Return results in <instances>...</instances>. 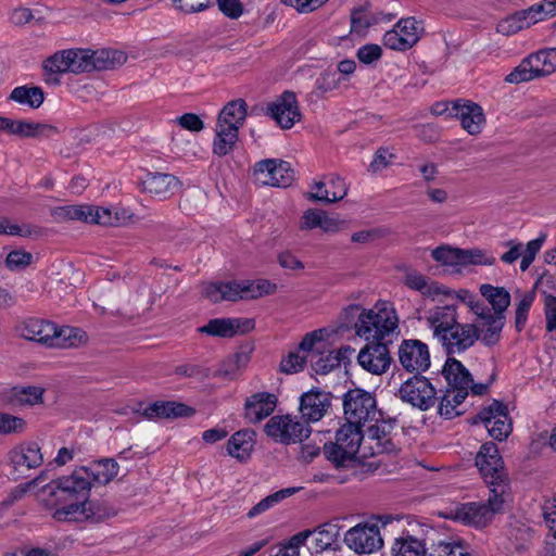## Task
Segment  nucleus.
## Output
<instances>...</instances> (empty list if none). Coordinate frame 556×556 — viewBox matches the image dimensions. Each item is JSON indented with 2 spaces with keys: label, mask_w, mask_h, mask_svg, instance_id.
I'll return each mask as SVG.
<instances>
[{
  "label": "nucleus",
  "mask_w": 556,
  "mask_h": 556,
  "mask_svg": "<svg viewBox=\"0 0 556 556\" xmlns=\"http://www.w3.org/2000/svg\"><path fill=\"white\" fill-rule=\"evenodd\" d=\"M118 473V464L104 458L88 467L75 469L72 475L52 480L40 489L37 496L48 507L54 508L58 521H83L96 518L89 492L93 483L106 484Z\"/></svg>",
  "instance_id": "nucleus-1"
},
{
  "label": "nucleus",
  "mask_w": 556,
  "mask_h": 556,
  "mask_svg": "<svg viewBox=\"0 0 556 556\" xmlns=\"http://www.w3.org/2000/svg\"><path fill=\"white\" fill-rule=\"evenodd\" d=\"M342 316H357L355 333L366 341L382 342L395 333L399 327L395 308L386 301H379L370 308H362L357 304L349 305L342 311Z\"/></svg>",
  "instance_id": "nucleus-2"
},
{
  "label": "nucleus",
  "mask_w": 556,
  "mask_h": 556,
  "mask_svg": "<svg viewBox=\"0 0 556 556\" xmlns=\"http://www.w3.org/2000/svg\"><path fill=\"white\" fill-rule=\"evenodd\" d=\"M22 338L43 344L48 348L70 349L85 344L86 332L74 327H58L53 323L31 318L18 327Z\"/></svg>",
  "instance_id": "nucleus-3"
},
{
  "label": "nucleus",
  "mask_w": 556,
  "mask_h": 556,
  "mask_svg": "<svg viewBox=\"0 0 556 556\" xmlns=\"http://www.w3.org/2000/svg\"><path fill=\"white\" fill-rule=\"evenodd\" d=\"M510 497L509 484L500 483L495 489H490L488 503H464L457 505L451 514L455 520L464 525L484 528L492 521L495 514L503 510Z\"/></svg>",
  "instance_id": "nucleus-4"
},
{
  "label": "nucleus",
  "mask_w": 556,
  "mask_h": 556,
  "mask_svg": "<svg viewBox=\"0 0 556 556\" xmlns=\"http://www.w3.org/2000/svg\"><path fill=\"white\" fill-rule=\"evenodd\" d=\"M277 286L269 280L207 282L203 285L202 293L211 302L238 301L257 299L276 292Z\"/></svg>",
  "instance_id": "nucleus-5"
},
{
  "label": "nucleus",
  "mask_w": 556,
  "mask_h": 556,
  "mask_svg": "<svg viewBox=\"0 0 556 556\" xmlns=\"http://www.w3.org/2000/svg\"><path fill=\"white\" fill-rule=\"evenodd\" d=\"M362 427L345 422L336 433V442L324 445V453L337 467H346L357 455L364 458Z\"/></svg>",
  "instance_id": "nucleus-6"
},
{
  "label": "nucleus",
  "mask_w": 556,
  "mask_h": 556,
  "mask_svg": "<svg viewBox=\"0 0 556 556\" xmlns=\"http://www.w3.org/2000/svg\"><path fill=\"white\" fill-rule=\"evenodd\" d=\"M264 430L268 437L283 444L302 442L311 434V428L307 424L290 415L271 417L265 425Z\"/></svg>",
  "instance_id": "nucleus-7"
},
{
  "label": "nucleus",
  "mask_w": 556,
  "mask_h": 556,
  "mask_svg": "<svg viewBox=\"0 0 556 556\" xmlns=\"http://www.w3.org/2000/svg\"><path fill=\"white\" fill-rule=\"evenodd\" d=\"M343 407L346 422L359 427L374 420L377 415L375 397L361 389L350 390L344 395Z\"/></svg>",
  "instance_id": "nucleus-8"
},
{
  "label": "nucleus",
  "mask_w": 556,
  "mask_h": 556,
  "mask_svg": "<svg viewBox=\"0 0 556 556\" xmlns=\"http://www.w3.org/2000/svg\"><path fill=\"white\" fill-rule=\"evenodd\" d=\"M343 541L356 554H371L383 546L380 528L376 521L354 526L345 532Z\"/></svg>",
  "instance_id": "nucleus-9"
},
{
  "label": "nucleus",
  "mask_w": 556,
  "mask_h": 556,
  "mask_svg": "<svg viewBox=\"0 0 556 556\" xmlns=\"http://www.w3.org/2000/svg\"><path fill=\"white\" fill-rule=\"evenodd\" d=\"M469 308L476 316L472 325L477 326L479 339L485 345L496 344L505 325V316L491 314V308L481 301H470Z\"/></svg>",
  "instance_id": "nucleus-10"
},
{
  "label": "nucleus",
  "mask_w": 556,
  "mask_h": 556,
  "mask_svg": "<svg viewBox=\"0 0 556 556\" xmlns=\"http://www.w3.org/2000/svg\"><path fill=\"white\" fill-rule=\"evenodd\" d=\"M476 466L490 489H495L500 483H508L502 456L494 443L481 445L476 456Z\"/></svg>",
  "instance_id": "nucleus-11"
},
{
  "label": "nucleus",
  "mask_w": 556,
  "mask_h": 556,
  "mask_svg": "<svg viewBox=\"0 0 556 556\" xmlns=\"http://www.w3.org/2000/svg\"><path fill=\"white\" fill-rule=\"evenodd\" d=\"M435 394L434 387L426 377L420 375H415L405 380L397 391V395L403 402L421 410H427L434 404Z\"/></svg>",
  "instance_id": "nucleus-12"
},
{
  "label": "nucleus",
  "mask_w": 556,
  "mask_h": 556,
  "mask_svg": "<svg viewBox=\"0 0 556 556\" xmlns=\"http://www.w3.org/2000/svg\"><path fill=\"white\" fill-rule=\"evenodd\" d=\"M397 359L407 372L420 375L431 365L429 348L417 339L403 340L397 349Z\"/></svg>",
  "instance_id": "nucleus-13"
},
{
  "label": "nucleus",
  "mask_w": 556,
  "mask_h": 556,
  "mask_svg": "<svg viewBox=\"0 0 556 556\" xmlns=\"http://www.w3.org/2000/svg\"><path fill=\"white\" fill-rule=\"evenodd\" d=\"M424 28L414 17L401 18L382 38L383 45L395 51H406L420 39Z\"/></svg>",
  "instance_id": "nucleus-14"
},
{
  "label": "nucleus",
  "mask_w": 556,
  "mask_h": 556,
  "mask_svg": "<svg viewBox=\"0 0 556 556\" xmlns=\"http://www.w3.org/2000/svg\"><path fill=\"white\" fill-rule=\"evenodd\" d=\"M478 422H481L489 434L498 441L506 439L511 431V422L508 417L507 407L497 401L484 407L477 415L472 424L476 425Z\"/></svg>",
  "instance_id": "nucleus-15"
},
{
  "label": "nucleus",
  "mask_w": 556,
  "mask_h": 556,
  "mask_svg": "<svg viewBox=\"0 0 556 556\" xmlns=\"http://www.w3.org/2000/svg\"><path fill=\"white\" fill-rule=\"evenodd\" d=\"M254 175L262 185L288 187L293 181L294 170L288 162L269 159L256 163Z\"/></svg>",
  "instance_id": "nucleus-16"
},
{
  "label": "nucleus",
  "mask_w": 556,
  "mask_h": 556,
  "mask_svg": "<svg viewBox=\"0 0 556 556\" xmlns=\"http://www.w3.org/2000/svg\"><path fill=\"white\" fill-rule=\"evenodd\" d=\"M266 113L282 129H290L301 119V112L296 97L291 91H285L274 101L267 104Z\"/></svg>",
  "instance_id": "nucleus-17"
},
{
  "label": "nucleus",
  "mask_w": 556,
  "mask_h": 556,
  "mask_svg": "<svg viewBox=\"0 0 556 556\" xmlns=\"http://www.w3.org/2000/svg\"><path fill=\"white\" fill-rule=\"evenodd\" d=\"M392 425L377 421L368 427L364 434V458L376 454L393 453L396 450L392 438Z\"/></svg>",
  "instance_id": "nucleus-18"
},
{
  "label": "nucleus",
  "mask_w": 556,
  "mask_h": 556,
  "mask_svg": "<svg viewBox=\"0 0 556 556\" xmlns=\"http://www.w3.org/2000/svg\"><path fill=\"white\" fill-rule=\"evenodd\" d=\"M427 326L432 330L433 338L438 341L446 338V332L457 321L456 306L453 304L434 305L425 312Z\"/></svg>",
  "instance_id": "nucleus-19"
},
{
  "label": "nucleus",
  "mask_w": 556,
  "mask_h": 556,
  "mask_svg": "<svg viewBox=\"0 0 556 556\" xmlns=\"http://www.w3.org/2000/svg\"><path fill=\"white\" fill-rule=\"evenodd\" d=\"M358 364L362 368L374 375L387 371L391 364V356L387 343L372 342L366 344L358 353Z\"/></svg>",
  "instance_id": "nucleus-20"
},
{
  "label": "nucleus",
  "mask_w": 556,
  "mask_h": 556,
  "mask_svg": "<svg viewBox=\"0 0 556 556\" xmlns=\"http://www.w3.org/2000/svg\"><path fill=\"white\" fill-rule=\"evenodd\" d=\"M331 405V396L329 393L318 389L309 390L300 397V413L302 419L308 422L319 421L327 413Z\"/></svg>",
  "instance_id": "nucleus-21"
},
{
  "label": "nucleus",
  "mask_w": 556,
  "mask_h": 556,
  "mask_svg": "<svg viewBox=\"0 0 556 556\" xmlns=\"http://www.w3.org/2000/svg\"><path fill=\"white\" fill-rule=\"evenodd\" d=\"M479 340L477 326L471 324H460L458 320L451 330L446 332V338L440 339L439 342L447 351V353H460L469 349Z\"/></svg>",
  "instance_id": "nucleus-22"
},
{
  "label": "nucleus",
  "mask_w": 556,
  "mask_h": 556,
  "mask_svg": "<svg viewBox=\"0 0 556 556\" xmlns=\"http://www.w3.org/2000/svg\"><path fill=\"white\" fill-rule=\"evenodd\" d=\"M253 328V321L243 318H214L198 330L201 333L218 337L232 338L238 333H244Z\"/></svg>",
  "instance_id": "nucleus-23"
},
{
  "label": "nucleus",
  "mask_w": 556,
  "mask_h": 556,
  "mask_svg": "<svg viewBox=\"0 0 556 556\" xmlns=\"http://www.w3.org/2000/svg\"><path fill=\"white\" fill-rule=\"evenodd\" d=\"M452 112L469 135L475 136L481 132L485 124V116L480 105L470 101H456L452 103Z\"/></svg>",
  "instance_id": "nucleus-24"
},
{
  "label": "nucleus",
  "mask_w": 556,
  "mask_h": 556,
  "mask_svg": "<svg viewBox=\"0 0 556 556\" xmlns=\"http://www.w3.org/2000/svg\"><path fill=\"white\" fill-rule=\"evenodd\" d=\"M277 402V396L273 393H254L245 400L244 416L250 422H260L275 410Z\"/></svg>",
  "instance_id": "nucleus-25"
},
{
  "label": "nucleus",
  "mask_w": 556,
  "mask_h": 556,
  "mask_svg": "<svg viewBox=\"0 0 556 556\" xmlns=\"http://www.w3.org/2000/svg\"><path fill=\"white\" fill-rule=\"evenodd\" d=\"M308 532L307 539L313 538L312 543L316 553L324 551H337L340 547V526L336 522H325L314 530H304Z\"/></svg>",
  "instance_id": "nucleus-26"
},
{
  "label": "nucleus",
  "mask_w": 556,
  "mask_h": 556,
  "mask_svg": "<svg viewBox=\"0 0 556 556\" xmlns=\"http://www.w3.org/2000/svg\"><path fill=\"white\" fill-rule=\"evenodd\" d=\"M9 459L16 471L23 472L39 467L43 462V456L37 444H21L14 447Z\"/></svg>",
  "instance_id": "nucleus-27"
},
{
  "label": "nucleus",
  "mask_w": 556,
  "mask_h": 556,
  "mask_svg": "<svg viewBox=\"0 0 556 556\" xmlns=\"http://www.w3.org/2000/svg\"><path fill=\"white\" fill-rule=\"evenodd\" d=\"M93 224L108 227H123L136 222L135 214L124 206H96Z\"/></svg>",
  "instance_id": "nucleus-28"
},
{
  "label": "nucleus",
  "mask_w": 556,
  "mask_h": 556,
  "mask_svg": "<svg viewBox=\"0 0 556 556\" xmlns=\"http://www.w3.org/2000/svg\"><path fill=\"white\" fill-rule=\"evenodd\" d=\"M179 180L169 174H148L143 180V190L160 200L167 199L179 188Z\"/></svg>",
  "instance_id": "nucleus-29"
},
{
  "label": "nucleus",
  "mask_w": 556,
  "mask_h": 556,
  "mask_svg": "<svg viewBox=\"0 0 556 556\" xmlns=\"http://www.w3.org/2000/svg\"><path fill=\"white\" fill-rule=\"evenodd\" d=\"M540 21L541 16H536L533 8L531 7L528 10L516 12L501 20L497 24L496 30L504 36H511Z\"/></svg>",
  "instance_id": "nucleus-30"
},
{
  "label": "nucleus",
  "mask_w": 556,
  "mask_h": 556,
  "mask_svg": "<svg viewBox=\"0 0 556 556\" xmlns=\"http://www.w3.org/2000/svg\"><path fill=\"white\" fill-rule=\"evenodd\" d=\"M96 206L81 204V205H64L56 206L50 211L54 222L63 223L70 220H79L93 224Z\"/></svg>",
  "instance_id": "nucleus-31"
},
{
  "label": "nucleus",
  "mask_w": 556,
  "mask_h": 556,
  "mask_svg": "<svg viewBox=\"0 0 556 556\" xmlns=\"http://www.w3.org/2000/svg\"><path fill=\"white\" fill-rule=\"evenodd\" d=\"M443 375L447 384L452 389L467 391L471 387L472 378L465 366L456 358L448 357L444 367Z\"/></svg>",
  "instance_id": "nucleus-32"
},
{
  "label": "nucleus",
  "mask_w": 556,
  "mask_h": 556,
  "mask_svg": "<svg viewBox=\"0 0 556 556\" xmlns=\"http://www.w3.org/2000/svg\"><path fill=\"white\" fill-rule=\"evenodd\" d=\"M329 184L334 186V190L330 191L327 184L317 181L313 185V191L309 193V199L314 201H323L326 203L337 202L342 200L348 192L346 185L341 177L332 176Z\"/></svg>",
  "instance_id": "nucleus-33"
},
{
  "label": "nucleus",
  "mask_w": 556,
  "mask_h": 556,
  "mask_svg": "<svg viewBox=\"0 0 556 556\" xmlns=\"http://www.w3.org/2000/svg\"><path fill=\"white\" fill-rule=\"evenodd\" d=\"M247 118V103L242 99L228 102L220 111L217 123L239 131Z\"/></svg>",
  "instance_id": "nucleus-34"
},
{
  "label": "nucleus",
  "mask_w": 556,
  "mask_h": 556,
  "mask_svg": "<svg viewBox=\"0 0 556 556\" xmlns=\"http://www.w3.org/2000/svg\"><path fill=\"white\" fill-rule=\"evenodd\" d=\"M253 444L254 432L251 430H240L228 440L226 450L231 457L244 462L250 457Z\"/></svg>",
  "instance_id": "nucleus-35"
},
{
  "label": "nucleus",
  "mask_w": 556,
  "mask_h": 556,
  "mask_svg": "<svg viewBox=\"0 0 556 556\" xmlns=\"http://www.w3.org/2000/svg\"><path fill=\"white\" fill-rule=\"evenodd\" d=\"M431 256L451 273H462L465 268L464 249L440 245L432 250Z\"/></svg>",
  "instance_id": "nucleus-36"
},
{
  "label": "nucleus",
  "mask_w": 556,
  "mask_h": 556,
  "mask_svg": "<svg viewBox=\"0 0 556 556\" xmlns=\"http://www.w3.org/2000/svg\"><path fill=\"white\" fill-rule=\"evenodd\" d=\"M43 389L40 387H14L4 394V400L13 406L35 405L42 402Z\"/></svg>",
  "instance_id": "nucleus-37"
},
{
  "label": "nucleus",
  "mask_w": 556,
  "mask_h": 556,
  "mask_svg": "<svg viewBox=\"0 0 556 556\" xmlns=\"http://www.w3.org/2000/svg\"><path fill=\"white\" fill-rule=\"evenodd\" d=\"M189 412L190 409L184 404L172 401H161L147 406L142 415L148 419H156L187 416Z\"/></svg>",
  "instance_id": "nucleus-38"
},
{
  "label": "nucleus",
  "mask_w": 556,
  "mask_h": 556,
  "mask_svg": "<svg viewBox=\"0 0 556 556\" xmlns=\"http://www.w3.org/2000/svg\"><path fill=\"white\" fill-rule=\"evenodd\" d=\"M239 137V131L232 130L229 126L225 127L222 124L216 123L215 137L213 140V153L217 156H225L229 154Z\"/></svg>",
  "instance_id": "nucleus-39"
},
{
  "label": "nucleus",
  "mask_w": 556,
  "mask_h": 556,
  "mask_svg": "<svg viewBox=\"0 0 556 556\" xmlns=\"http://www.w3.org/2000/svg\"><path fill=\"white\" fill-rule=\"evenodd\" d=\"M480 293L492 305L491 314L504 316L510 304V295L504 288L485 283L481 285Z\"/></svg>",
  "instance_id": "nucleus-40"
},
{
  "label": "nucleus",
  "mask_w": 556,
  "mask_h": 556,
  "mask_svg": "<svg viewBox=\"0 0 556 556\" xmlns=\"http://www.w3.org/2000/svg\"><path fill=\"white\" fill-rule=\"evenodd\" d=\"M326 333L327 331L325 329H319L305 334L299 345V351L306 354L311 359L324 354L327 349V344L324 340Z\"/></svg>",
  "instance_id": "nucleus-41"
},
{
  "label": "nucleus",
  "mask_w": 556,
  "mask_h": 556,
  "mask_svg": "<svg viewBox=\"0 0 556 556\" xmlns=\"http://www.w3.org/2000/svg\"><path fill=\"white\" fill-rule=\"evenodd\" d=\"M468 392L457 389H447L439 404V414L445 418H453L460 414L457 407L467 397Z\"/></svg>",
  "instance_id": "nucleus-42"
},
{
  "label": "nucleus",
  "mask_w": 556,
  "mask_h": 556,
  "mask_svg": "<svg viewBox=\"0 0 556 556\" xmlns=\"http://www.w3.org/2000/svg\"><path fill=\"white\" fill-rule=\"evenodd\" d=\"M10 99L21 105L37 109L43 102V91L39 87L20 86L12 90Z\"/></svg>",
  "instance_id": "nucleus-43"
},
{
  "label": "nucleus",
  "mask_w": 556,
  "mask_h": 556,
  "mask_svg": "<svg viewBox=\"0 0 556 556\" xmlns=\"http://www.w3.org/2000/svg\"><path fill=\"white\" fill-rule=\"evenodd\" d=\"M529 56L539 77L556 72V48L544 49Z\"/></svg>",
  "instance_id": "nucleus-44"
},
{
  "label": "nucleus",
  "mask_w": 556,
  "mask_h": 556,
  "mask_svg": "<svg viewBox=\"0 0 556 556\" xmlns=\"http://www.w3.org/2000/svg\"><path fill=\"white\" fill-rule=\"evenodd\" d=\"M394 556H427L424 543L410 535L401 536L395 540L392 546Z\"/></svg>",
  "instance_id": "nucleus-45"
},
{
  "label": "nucleus",
  "mask_w": 556,
  "mask_h": 556,
  "mask_svg": "<svg viewBox=\"0 0 556 556\" xmlns=\"http://www.w3.org/2000/svg\"><path fill=\"white\" fill-rule=\"evenodd\" d=\"M299 490H300V488H287V489L277 491V492L266 496L265 498H263L256 505H254L248 511L247 516L249 518H254V517L267 511L269 508H271L274 505L281 502L282 500L293 495Z\"/></svg>",
  "instance_id": "nucleus-46"
},
{
  "label": "nucleus",
  "mask_w": 556,
  "mask_h": 556,
  "mask_svg": "<svg viewBox=\"0 0 556 556\" xmlns=\"http://www.w3.org/2000/svg\"><path fill=\"white\" fill-rule=\"evenodd\" d=\"M0 235L34 238L40 235V229L29 224L18 225L12 223L8 217H0Z\"/></svg>",
  "instance_id": "nucleus-47"
},
{
  "label": "nucleus",
  "mask_w": 556,
  "mask_h": 556,
  "mask_svg": "<svg viewBox=\"0 0 556 556\" xmlns=\"http://www.w3.org/2000/svg\"><path fill=\"white\" fill-rule=\"evenodd\" d=\"M427 556H472L459 541H440L433 544Z\"/></svg>",
  "instance_id": "nucleus-48"
},
{
  "label": "nucleus",
  "mask_w": 556,
  "mask_h": 556,
  "mask_svg": "<svg viewBox=\"0 0 556 556\" xmlns=\"http://www.w3.org/2000/svg\"><path fill=\"white\" fill-rule=\"evenodd\" d=\"M382 18L366 9L354 10L351 14V29L354 33L362 34L371 25L379 23Z\"/></svg>",
  "instance_id": "nucleus-49"
},
{
  "label": "nucleus",
  "mask_w": 556,
  "mask_h": 556,
  "mask_svg": "<svg viewBox=\"0 0 556 556\" xmlns=\"http://www.w3.org/2000/svg\"><path fill=\"white\" fill-rule=\"evenodd\" d=\"M536 72L534 71L533 63L530 56L526 58L521 63L516 66L506 77L505 81L509 84H520L530 81L538 78Z\"/></svg>",
  "instance_id": "nucleus-50"
},
{
  "label": "nucleus",
  "mask_w": 556,
  "mask_h": 556,
  "mask_svg": "<svg viewBox=\"0 0 556 556\" xmlns=\"http://www.w3.org/2000/svg\"><path fill=\"white\" fill-rule=\"evenodd\" d=\"M68 50L55 52L43 62V70L47 74L71 73Z\"/></svg>",
  "instance_id": "nucleus-51"
},
{
  "label": "nucleus",
  "mask_w": 556,
  "mask_h": 556,
  "mask_svg": "<svg viewBox=\"0 0 556 556\" xmlns=\"http://www.w3.org/2000/svg\"><path fill=\"white\" fill-rule=\"evenodd\" d=\"M70 55L71 73H85L92 71L90 63L91 50L89 49H67Z\"/></svg>",
  "instance_id": "nucleus-52"
},
{
  "label": "nucleus",
  "mask_w": 556,
  "mask_h": 556,
  "mask_svg": "<svg viewBox=\"0 0 556 556\" xmlns=\"http://www.w3.org/2000/svg\"><path fill=\"white\" fill-rule=\"evenodd\" d=\"M400 270L402 271V282L404 286L419 293L422 292L428 280L430 279L413 267L403 266L400 268Z\"/></svg>",
  "instance_id": "nucleus-53"
},
{
  "label": "nucleus",
  "mask_w": 556,
  "mask_h": 556,
  "mask_svg": "<svg viewBox=\"0 0 556 556\" xmlns=\"http://www.w3.org/2000/svg\"><path fill=\"white\" fill-rule=\"evenodd\" d=\"M49 131H53L51 126L15 119L12 134L22 137H38Z\"/></svg>",
  "instance_id": "nucleus-54"
},
{
  "label": "nucleus",
  "mask_w": 556,
  "mask_h": 556,
  "mask_svg": "<svg viewBox=\"0 0 556 556\" xmlns=\"http://www.w3.org/2000/svg\"><path fill=\"white\" fill-rule=\"evenodd\" d=\"M311 362L312 368L317 375H327L340 366V358L333 351H328L325 355L320 354L316 359H311Z\"/></svg>",
  "instance_id": "nucleus-55"
},
{
  "label": "nucleus",
  "mask_w": 556,
  "mask_h": 556,
  "mask_svg": "<svg viewBox=\"0 0 556 556\" xmlns=\"http://www.w3.org/2000/svg\"><path fill=\"white\" fill-rule=\"evenodd\" d=\"M546 240V235L541 233L536 239L529 241L525 250L521 249L520 269L526 271L535 260L536 254L540 252Z\"/></svg>",
  "instance_id": "nucleus-56"
},
{
  "label": "nucleus",
  "mask_w": 556,
  "mask_h": 556,
  "mask_svg": "<svg viewBox=\"0 0 556 556\" xmlns=\"http://www.w3.org/2000/svg\"><path fill=\"white\" fill-rule=\"evenodd\" d=\"M533 292L522 293L516 306L515 327L521 331L527 323L528 313L534 301Z\"/></svg>",
  "instance_id": "nucleus-57"
},
{
  "label": "nucleus",
  "mask_w": 556,
  "mask_h": 556,
  "mask_svg": "<svg viewBox=\"0 0 556 556\" xmlns=\"http://www.w3.org/2000/svg\"><path fill=\"white\" fill-rule=\"evenodd\" d=\"M307 361V355L301 353V351L290 352L286 357H283L280 362V369L286 374H295L301 371Z\"/></svg>",
  "instance_id": "nucleus-58"
},
{
  "label": "nucleus",
  "mask_w": 556,
  "mask_h": 556,
  "mask_svg": "<svg viewBox=\"0 0 556 556\" xmlns=\"http://www.w3.org/2000/svg\"><path fill=\"white\" fill-rule=\"evenodd\" d=\"M495 263V257L480 249H464L465 268L470 265L491 266Z\"/></svg>",
  "instance_id": "nucleus-59"
},
{
  "label": "nucleus",
  "mask_w": 556,
  "mask_h": 556,
  "mask_svg": "<svg viewBox=\"0 0 556 556\" xmlns=\"http://www.w3.org/2000/svg\"><path fill=\"white\" fill-rule=\"evenodd\" d=\"M26 422L23 418L10 414L0 413V433L13 434L24 431Z\"/></svg>",
  "instance_id": "nucleus-60"
},
{
  "label": "nucleus",
  "mask_w": 556,
  "mask_h": 556,
  "mask_svg": "<svg viewBox=\"0 0 556 556\" xmlns=\"http://www.w3.org/2000/svg\"><path fill=\"white\" fill-rule=\"evenodd\" d=\"M420 294L431 301H441L443 299L451 298L453 295V291L444 285L429 279L426 288Z\"/></svg>",
  "instance_id": "nucleus-61"
},
{
  "label": "nucleus",
  "mask_w": 556,
  "mask_h": 556,
  "mask_svg": "<svg viewBox=\"0 0 556 556\" xmlns=\"http://www.w3.org/2000/svg\"><path fill=\"white\" fill-rule=\"evenodd\" d=\"M33 262V255L24 250L11 251L5 258V266L10 270L24 269Z\"/></svg>",
  "instance_id": "nucleus-62"
},
{
  "label": "nucleus",
  "mask_w": 556,
  "mask_h": 556,
  "mask_svg": "<svg viewBox=\"0 0 556 556\" xmlns=\"http://www.w3.org/2000/svg\"><path fill=\"white\" fill-rule=\"evenodd\" d=\"M308 532H299L293 535L289 543L279 548L275 556H300V546L307 541Z\"/></svg>",
  "instance_id": "nucleus-63"
},
{
  "label": "nucleus",
  "mask_w": 556,
  "mask_h": 556,
  "mask_svg": "<svg viewBox=\"0 0 556 556\" xmlns=\"http://www.w3.org/2000/svg\"><path fill=\"white\" fill-rule=\"evenodd\" d=\"M545 328L547 331H556V296L548 294L544 300Z\"/></svg>",
  "instance_id": "nucleus-64"
}]
</instances>
